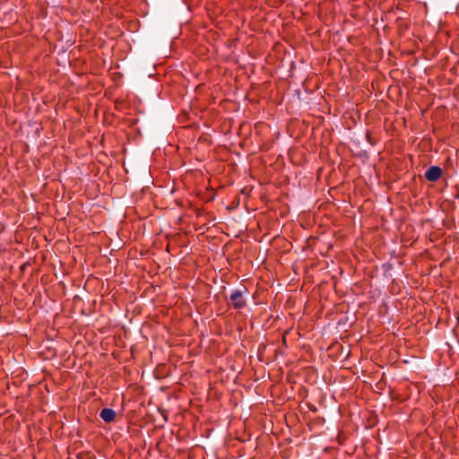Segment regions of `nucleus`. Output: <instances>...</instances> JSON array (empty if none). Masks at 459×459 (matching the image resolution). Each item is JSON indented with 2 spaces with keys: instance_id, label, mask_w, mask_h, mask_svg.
Returning <instances> with one entry per match:
<instances>
[{
  "instance_id": "obj_1",
  "label": "nucleus",
  "mask_w": 459,
  "mask_h": 459,
  "mask_svg": "<svg viewBox=\"0 0 459 459\" xmlns=\"http://www.w3.org/2000/svg\"><path fill=\"white\" fill-rule=\"evenodd\" d=\"M247 293L248 290L246 286L234 290L230 296L231 307L236 310L243 309L247 306V300L244 296Z\"/></svg>"
},
{
  "instance_id": "obj_2",
  "label": "nucleus",
  "mask_w": 459,
  "mask_h": 459,
  "mask_svg": "<svg viewBox=\"0 0 459 459\" xmlns=\"http://www.w3.org/2000/svg\"><path fill=\"white\" fill-rule=\"evenodd\" d=\"M442 176V169L438 166H431L425 172V178L430 182L437 181Z\"/></svg>"
},
{
  "instance_id": "obj_3",
  "label": "nucleus",
  "mask_w": 459,
  "mask_h": 459,
  "mask_svg": "<svg viewBox=\"0 0 459 459\" xmlns=\"http://www.w3.org/2000/svg\"><path fill=\"white\" fill-rule=\"evenodd\" d=\"M100 417L105 421V422H111L116 418V411L113 409L110 408H104L100 411Z\"/></svg>"
},
{
  "instance_id": "obj_4",
  "label": "nucleus",
  "mask_w": 459,
  "mask_h": 459,
  "mask_svg": "<svg viewBox=\"0 0 459 459\" xmlns=\"http://www.w3.org/2000/svg\"><path fill=\"white\" fill-rule=\"evenodd\" d=\"M366 138L368 140V142L371 144H374L373 141H372V138H371V134H370V132L369 131H367L366 133Z\"/></svg>"
},
{
  "instance_id": "obj_5",
  "label": "nucleus",
  "mask_w": 459,
  "mask_h": 459,
  "mask_svg": "<svg viewBox=\"0 0 459 459\" xmlns=\"http://www.w3.org/2000/svg\"><path fill=\"white\" fill-rule=\"evenodd\" d=\"M288 331H285L284 333H283V336H282V341L284 343H286V335L288 334Z\"/></svg>"
},
{
  "instance_id": "obj_6",
  "label": "nucleus",
  "mask_w": 459,
  "mask_h": 459,
  "mask_svg": "<svg viewBox=\"0 0 459 459\" xmlns=\"http://www.w3.org/2000/svg\"><path fill=\"white\" fill-rule=\"evenodd\" d=\"M296 94H297L298 96H299V95H300V90H299V89H297V90H296Z\"/></svg>"
},
{
  "instance_id": "obj_7",
  "label": "nucleus",
  "mask_w": 459,
  "mask_h": 459,
  "mask_svg": "<svg viewBox=\"0 0 459 459\" xmlns=\"http://www.w3.org/2000/svg\"><path fill=\"white\" fill-rule=\"evenodd\" d=\"M121 102H119L118 100L116 101V108H118V104H120Z\"/></svg>"
}]
</instances>
